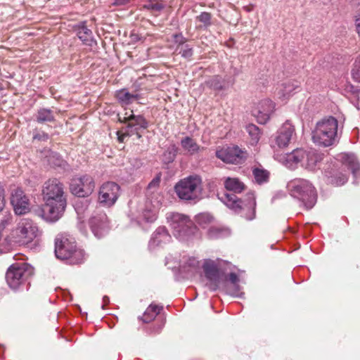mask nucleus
Listing matches in <instances>:
<instances>
[{
    "label": "nucleus",
    "instance_id": "obj_15",
    "mask_svg": "<svg viewBox=\"0 0 360 360\" xmlns=\"http://www.w3.org/2000/svg\"><path fill=\"white\" fill-rule=\"evenodd\" d=\"M162 197L156 194L155 198L153 197L150 200L149 204L146 203V207L143 210L142 213L137 217V222L142 224L143 222L152 223L157 219L158 210L161 205Z\"/></svg>",
    "mask_w": 360,
    "mask_h": 360
},
{
    "label": "nucleus",
    "instance_id": "obj_12",
    "mask_svg": "<svg viewBox=\"0 0 360 360\" xmlns=\"http://www.w3.org/2000/svg\"><path fill=\"white\" fill-rule=\"evenodd\" d=\"M216 156L226 163L240 164L246 158V153L238 146L218 149Z\"/></svg>",
    "mask_w": 360,
    "mask_h": 360
},
{
    "label": "nucleus",
    "instance_id": "obj_49",
    "mask_svg": "<svg viewBox=\"0 0 360 360\" xmlns=\"http://www.w3.org/2000/svg\"><path fill=\"white\" fill-rule=\"evenodd\" d=\"M82 204L83 202H77L75 205V210L79 216V217L81 219V218H83L84 216L83 214H84V210L82 209V207H80L79 204Z\"/></svg>",
    "mask_w": 360,
    "mask_h": 360
},
{
    "label": "nucleus",
    "instance_id": "obj_52",
    "mask_svg": "<svg viewBox=\"0 0 360 360\" xmlns=\"http://www.w3.org/2000/svg\"><path fill=\"white\" fill-rule=\"evenodd\" d=\"M103 304L102 305V309H105V305L109 302V298L108 296H104L103 298Z\"/></svg>",
    "mask_w": 360,
    "mask_h": 360
},
{
    "label": "nucleus",
    "instance_id": "obj_3",
    "mask_svg": "<svg viewBox=\"0 0 360 360\" xmlns=\"http://www.w3.org/2000/svg\"><path fill=\"white\" fill-rule=\"evenodd\" d=\"M290 195L298 200L307 209L312 208L316 202V192L313 185L304 179H295L287 184Z\"/></svg>",
    "mask_w": 360,
    "mask_h": 360
},
{
    "label": "nucleus",
    "instance_id": "obj_35",
    "mask_svg": "<svg viewBox=\"0 0 360 360\" xmlns=\"http://www.w3.org/2000/svg\"><path fill=\"white\" fill-rule=\"evenodd\" d=\"M246 131L250 137L251 144H256L259 141L261 136L259 127L255 124H250L246 127Z\"/></svg>",
    "mask_w": 360,
    "mask_h": 360
},
{
    "label": "nucleus",
    "instance_id": "obj_8",
    "mask_svg": "<svg viewBox=\"0 0 360 360\" xmlns=\"http://www.w3.org/2000/svg\"><path fill=\"white\" fill-rule=\"evenodd\" d=\"M167 219L173 230L174 236L180 240L188 238L197 231V227L186 215L179 213H169Z\"/></svg>",
    "mask_w": 360,
    "mask_h": 360
},
{
    "label": "nucleus",
    "instance_id": "obj_6",
    "mask_svg": "<svg viewBox=\"0 0 360 360\" xmlns=\"http://www.w3.org/2000/svg\"><path fill=\"white\" fill-rule=\"evenodd\" d=\"M119 121L127 124L124 132L118 131V140L124 142L126 136L136 135L137 139L141 137V133L148 127V122L141 115H134L132 110L126 112L123 115H119Z\"/></svg>",
    "mask_w": 360,
    "mask_h": 360
},
{
    "label": "nucleus",
    "instance_id": "obj_36",
    "mask_svg": "<svg viewBox=\"0 0 360 360\" xmlns=\"http://www.w3.org/2000/svg\"><path fill=\"white\" fill-rule=\"evenodd\" d=\"M255 181L262 184L266 182L269 179V172L263 169L255 168L252 171Z\"/></svg>",
    "mask_w": 360,
    "mask_h": 360
},
{
    "label": "nucleus",
    "instance_id": "obj_25",
    "mask_svg": "<svg viewBox=\"0 0 360 360\" xmlns=\"http://www.w3.org/2000/svg\"><path fill=\"white\" fill-rule=\"evenodd\" d=\"M219 198L224 205L236 212H240L241 210L245 209L242 207V202L238 200L234 193H224Z\"/></svg>",
    "mask_w": 360,
    "mask_h": 360
},
{
    "label": "nucleus",
    "instance_id": "obj_11",
    "mask_svg": "<svg viewBox=\"0 0 360 360\" xmlns=\"http://www.w3.org/2000/svg\"><path fill=\"white\" fill-rule=\"evenodd\" d=\"M119 195V185L114 182H106L100 188L98 201L104 206L110 207L115 204Z\"/></svg>",
    "mask_w": 360,
    "mask_h": 360
},
{
    "label": "nucleus",
    "instance_id": "obj_1",
    "mask_svg": "<svg viewBox=\"0 0 360 360\" xmlns=\"http://www.w3.org/2000/svg\"><path fill=\"white\" fill-rule=\"evenodd\" d=\"M42 194L45 204L41 217L46 221H57L67 204L63 184L57 179H49L44 184Z\"/></svg>",
    "mask_w": 360,
    "mask_h": 360
},
{
    "label": "nucleus",
    "instance_id": "obj_19",
    "mask_svg": "<svg viewBox=\"0 0 360 360\" xmlns=\"http://www.w3.org/2000/svg\"><path fill=\"white\" fill-rule=\"evenodd\" d=\"M300 89V83L297 81L288 80L278 84L275 89V96L282 101H285Z\"/></svg>",
    "mask_w": 360,
    "mask_h": 360
},
{
    "label": "nucleus",
    "instance_id": "obj_29",
    "mask_svg": "<svg viewBox=\"0 0 360 360\" xmlns=\"http://www.w3.org/2000/svg\"><path fill=\"white\" fill-rule=\"evenodd\" d=\"M165 0H147L143 5V8L150 11L154 15H158L165 7Z\"/></svg>",
    "mask_w": 360,
    "mask_h": 360
},
{
    "label": "nucleus",
    "instance_id": "obj_33",
    "mask_svg": "<svg viewBox=\"0 0 360 360\" xmlns=\"http://www.w3.org/2000/svg\"><path fill=\"white\" fill-rule=\"evenodd\" d=\"M248 202L245 205V208L248 210V213L244 217L248 220H252L255 217V196L253 193H249L248 195Z\"/></svg>",
    "mask_w": 360,
    "mask_h": 360
},
{
    "label": "nucleus",
    "instance_id": "obj_20",
    "mask_svg": "<svg viewBox=\"0 0 360 360\" xmlns=\"http://www.w3.org/2000/svg\"><path fill=\"white\" fill-rule=\"evenodd\" d=\"M305 150L303 149L294 150L290 153H286L280 158H277L278 160L282 162L285 166L290 169H294L297 167L299 163L302 165V160L304 158Z\"/></svg>",
    "mask_w": 360,
    "mask_h": 360
},
{
    "label": "nucleus",
    "instance_id": "obj_14",
    "mask_svg": "<svg viewBox=\"0 0 360 360\" xmlns=\"http://www.w3.org/2000/svg\"><path fill=\"white\" fill-rule=\"evenodd\" d=\"M294 134V127L290 122H285L278 129L274 139L271 140V147L283 148L288 146Z\"/></svg>",
    "mask_w": 360,
    "mask_h": 360
},
{
    "label": "nucleus",
    "instance_id": "obj_46",
    "mask_svg": "<svg viewBox=\"0 0 360 360\" xmlns=\"http://www.w3.org/2000/svg\"><path fill=\"white\" fill-rule=\"evenodd\" d=\"M5 205V189L3 185L0 184V211L3 210Z\"/></svg>",
    "mask_w": 360,
    "mask_h": 360
},
{
    "label": "nucleus",
    "instance_id": "obj_23",
    "mask_svg": "<svg viewBox=\"0 0 360 360\" xmlns=\"http://www.w3.org/2000/svg\"><path fill=\"white\" fill-rule=\"evenodd\" d=\"M171 236L165 227L160 226L156 229L149 242L150 248H155L163 243L170 241Z\"/></svg>",
    "mask_w": 360,
    "mask_h": 360
},
{
    "label": "nucleus",
    "instance_id": "obj_30",
    "mask_svg": "<svg viewBox=\"0 0 360 360\" xmlns=\"http://www.w3.org/2000/svg\"><path fill=\"white\" fill-rule=\"evenodd\" d=\"M205 84L214 91H221L226 88V81L221 77L214 76L205 82Z\"/></svg>",
    "mask_w": 360,
    "mask_h": 360
},
{
    "label": "nucleus",
    "instance_id": "obj_22",
    "mask_svg": "<svg viewBox=\"0 0 360 360\" xmlns=\"http://www.w3.org/2000/svg\"><path fill=\"white\" fill-rule=\"evenodd\" d=\"M179 269L182 273L193 274L200 269V262L195 257L184 255L179 262Z\"/></svg>",
    "mask_w": 360,
    "mask_h": 360
},
{
    "label": "nucleus",
    "instance_id": "obj_32",
    "mask_svg": "<svg viewBox=\"0 0 360 360\" xmlns=\"http://www.w3.org/2000/svg\"><path fill=\"white\" fill-rule=\"evenodd\" d=\"M55 120L53 112L48 108H40L36 115V120L39 123L53 122Z\"/></svg>",
    "mask_w": 360,
    "mask_h": 360
},
{
    "label": "nucleus",
    "instance_id": "obj_28",
    "mask_svg": "<svg viewBox=\"0 0 360 360\" xmlns=\"http://www.w3.org/2000/svg\"><path fill=\"white\" fill-rule=\"evenodd\" d=\"M181 145L184 150L190 155H193L198 153L201 148L200 146L195 141V140L189 136L184 138L181 141Z\"/></svg>",
    "mask_w": 360,
    "mask_h": 360
},
{
    "label": "nucleus",
    "instance_id": "obj_43",
    "mask_svg": "<svg viewBox=\"0 0 360 360\" xmlns=\"http://www.w3.org/2000/svg\"><path fill=\"white\" fill-rule=\"evenodd\" d=\"M211 14L207 12H202L197 17V19L203 23L204 26L208 27L211 25Z\"/></svg>",
    "mask_w": 360,
    "mask_h": 360
},
{
    "label": "nucleus",
    "instance_id": "obj_4",
    "mask_svg": "<svg viewBox=\"0 0 360 360\" xmlns=\"http://www.w3.org/2000/svg\"><path fill=\"white\" fill-rule=\"evenodd\" d=\"M55 254L57 258L69 259L73 264L81 263L84 257V251L77 249L74 238L64 235H58L55 240Z\"/></svg>",
    "mask_w": 360,
    "mask_h": 360
},
{
    "label": "nucleus",
    "instance_id": "obj_21",
    "mask_svg": "<svg viewBox=\"0 0 360 360\" xmlns=\"http://www.w3.org/2000/svg\"><path fill=\"white\" fill-rule=\"evenodd\" d=\"M338 160L344 167H347L351 171L354 177L360 176V165L354 154L341 153L338 156Z\"/></svg>",
    "mask_w": 360,
    "mask_h": 360
},
{
    "label": "nucleus",
    "instance_id": "obj_48",
    "mask_svg": "<svg viewBox=\"0 0 360 360\" xmlns=\"http://www.w3.org/2000/svg\"><path fill=\"white\" fill-rule=\"evenodd\" d=\"M51 163H53L56 166H61L63 160L56 155H53L49 160Z\"/></svg>",
    "mask_w": 360,
    "mask_h": 360
},
{
    "label": "nucleus",
    "instance_id": "obj_24",
    "mask_svg": "<svg viewBox=\"0 0 360 360\" xmlns=\"http://www.w3.org/2000/svg\"><path fill=\"white\" fill-rule=\"evenodd\" d=\"M321 160L322 155L318 153L316 150H305V155L302 160V166L309 170H314Z\"/></svg>",
    "mask_w": 360,
    "mask_h": 360
},
{
    "label": "nucleus",
    "instance_id": "obj_39",
    "mask_svg": "<svg viewBox=\"0 0 360 360\" xmlns=\"http://www.w3.org/2000/svg\"><path fill=\"white\" fill-rule=\"evenodd\" d=\"M352 75L354 80L360 82V56L354 61Z\"/></svg>",
    "mask_w": 360,
    "mask_h": 360
},
{
    "label": "nucleus",
    "instance_id": "obj_9",
    "mask_svg": "<svg viewBox=\"0 0 360 360\" xmlns=\"http://www.w3.org/2000/svg\"><path fill=\"white\" fill-rule=\"evenodd\" d=\"M33 272L32 266L27 263L13 264L6 271V280L11 289L17 290L33 274Z\"/></svg>",
    "mask_w": 360,
    "mask_h": 360
},
{
    "label": "nucleus",
    "instance_id": "obj_50",
    "mask_svg": "<svg viewBox=\"0 0 360 360\" xmlns=\"http://www.w3.org/2000/svg\"><path fill=\"white\" fill-rule=\"evenodd\" d=\"M355 26H356V30L359 36L360 37V15L356 16V20H355Z\"/></svg>",
    "mask_w": 360,
    "mask_h": 360
},
{
    "label": "nucleus",
    "instance_id": "obj_38",
    "mask_svg": "<svg viewBox=\"0 0 360 360\" xmlns=\"http://www.w3.org/2000/svg\"><path fill=\"white\" fill-rule=\"evenodd\" d=\"M347 181L346 173H338L331 177V183L335 186H342Z\"/></svg>",
    "mask_w": 360,
    "mask_h": 360
},
{
    "label": "nucleus",
    "instance_id": "obj_37",
    "mask_svg": "<svg viewBox=\"0 0 360 360\" xmlns=\"http://www.w3.org/2000/svg\"><path fill=\"white\" fill-rule=\"evenodd\" d=\"M213 217L208 213H201L196 216V222L203 228L213 221Z\"/></svg>",
    "mask_w": 360,
    "mask_h": 360
},
{
    "label": "nucleus",
    "instance_id": "obj_27",
    "mask_svg": "<svg viewBox=\"0 0 360 360\" xmlns=\"http://www.w3.org/2000/svg\"><path fill=\"white\" fill-rule=\"evenodd\" d=\"M77 36L81 41L85 44L91 46L93 43V34L91 30H89L84 22L79 25L77 30Z\"/></svg>",
    "mask_w": 360,
    "mask_h": 360
},
{
    "label": "nucleus",
    "instance_id": "obj_45",
    "mask_svg": "<svg viewBox=\"0 0 360 360\" xmlns=\"http://www.w3.org/2000/svg\"><path fill=\"white\" fill-rule=\"evenodd\" d=\"M49 138V134L44 131H36L33 134V139L39 141H47Z\"/></svg>",
    "mask_w": 360,
    "mask_h": 360
},
{
    "label": "nucleus",
    "instance_id": "obj_41",
    "mask_svg": "<svg viewBox=\"0 0 360 360\" xmlns=\"http://www.w3.org/2000/svg\"><path fill=\"white\" fill-rule=\"evenodd\" d=\"M224 231L218 227L212 226L209 229L208 235L210 238H217L224 236Z\"/></svg>",
    "mask_w": 360,
    "mask_h": 360
},
{
    "label": "nucleus",
    "instance_id": "obj_40",
    "mask_svg": "<svg viewBox=\"0 0 360 360\" xmlns=\"http://www.w3.org/2000/svg\"><path fill=\"white\" fill-rule=\"evenodd\" d=\"M178 49L181 56L185 58L189 59L193 56V49L188 44H184Z\"/></svg>",
    "mask_w": 360,
    "mask_h": 360
},
{
    "label": "nucleus",
    "instance_id": "obj_26",
    "mask_svg": "<svg viewBox=\"0 0 360 360\" xmlns=\"http://www.w3.org/2000/svg\"><path fill=\"white\" fill-rule=\"evenodd\" d=\"M115 96L122 105H129L134 101H139L140 96L138 94H130L127 89H123L116 92Z\"/></svg>",
    "mask_w": 360,
    "mask_h": 360
},
{
    "label": "nucleus",
    "instance_id": "obj_2",
    "mask_svg": "<svg viewBox=\"0 0 360 360\" xmlns=\"http://www.w3.org/2000/svg\"><path fill=\"white\" fill-rule=\"evenodd\" d=\"M312 140L319 146L334 145L338 141V120L328 117L318 122L312 131Z\"/></svg>",
    "mask_w": 360,
    "mask_h": 360
},
{
    "label": "nucleus",
    "instance_id": "obj_13",
    "mask_svg": "<svg viewBox=\"0 0 360 360\" xmlns=\"http://www.w3.org/2000/svg\"><path fill=\"white\" fill-rule=\"evenodd\" d=\"M11 203L16 214H25L30 210V199L20 188L11 191Z\"/></svg>",
    "mask_w": 360,
    "mask_h": 360
},
{
    "label": "nucleus",
    "instance_id": "obj_5",
    "mask_svg": "<svg viewBox=\"0 0 360 360\" xmlns=\"http://www.w3.org/2000/svg\"><path fill=\"white\" fill-rule=\"evenodd\" d=\"M39 230L37 224L31 219L23 218L8 236L10 244L25 245L37 237Z\"/></svg>",
    "mask_w": 360,
    "mask_h": 360
},
{
    "label": "nucleus",
    "instance_id": "obj_51",
    "mask_svg": "<svg viewBox=\"0 0 360 360\" xmlns=\"http://www.w3.org/2000/svg\"><path fill=\"white\" fill-rule=\"evenodd\" d=\"M129 0H114V4L117 6L125 5L129 3Z\"/></svg>",
    "mask_w": 360,
    "mask_h": 360
},
{
    "label": "nucleus",
    "instance_id": "obj_34",
    "mask_svg": "<svg viewBox=\"0 0 360 360\" xmlns=\"http://www.w3.org/2000/svg\"><path fill=\"white\" fill-rule=\"evenodd\" d=\"M160 310L161 307L158 305L150 304L143 316V321L146 323L151 321L160 313Z\"/></svg>",
    "mask_w": 360,
    "mask_h": 360
},
{
    "label": "nucleus",
    "instance_id": "obj_7",
    "mask_svg": "<svg viewBox=\"0 0 360 360\" xmlns=\"http://www.w3.org/2000/svg\"><path fill=\"white\" fill-rule=\"evenodd\" d=\"M177 196L183 200H196L202 193V181L198 176H190L180 180L174 186Z\"/></svg>",
    "mask_w": 360,
    "mask_h": 360
},
{
    "label": "nucleus",
    "instance_id": "obj_18",
    "mask_svg": "<svg viewBox=\"0 0 360 360\" xmlns=\"http://www.w3.org/2000/svg\"><path fill=\"white\" fill-rule=\"evenodd\" d=\"M206 278L210 283L207 284L210 289L215 290L219 287L221 278L218 268L214 261L208 259L202 265Z\"/></svg>",
    "mask_w": 360,
    "mask_h": 360
},
{
    "label": "nucleus",
    "instance_id": "obj_44",
    "mask_svg": "<svg viewBox=\"0 0 360 360\" xmlns=\"http://www.w3.org/2000/svg\"><path fill=\"white\" fill-rule=\"evenodd\" d=\"M172 38H173V41L176 44H178V45H179L178 49L180 48L181 46H182L183 45L186 44L185 42H186V39L181 33L174 34L172 35Z\"/></svg>",
    "mask_w": 360,
    "mask_h": 360
},
{
    "label": "nucleus",
    "instance_id": "obj_47",
    "mask_svg": "<svg viewBox=\"0 0 360 360\" xmlns=\"http://www.w3.org/2000/svg\"><path fill=\"white\" fill-rule=\"evenodd\" d=\"M160 184V178L157 177L153 179L150 183L148 186V193L150 191V190L156 188Z\"/></svg>",
    "mask_w": 360,
    "mask_h": 360
},
{
    "label": "nucleus",
    "instance_id": "obj_16",
    "mask_svg": "<svg viewBox=\"0 0 360 360\" xmlns=\"http://www.w3.org/2000/svg\"><path fill=\"white\" fill-rule=\"evenodd\" d=\"M89 226L94 235L100 238L105 235L108 230V221L106 214L103 212L96 213L89 219Z\"/></svg>",
    "mask_w": 360,
    "mask_h": 360
},
{
    "label": "nucleus",
    "instance_id": "obj_42",
    "mask_svg": "<svg viewBox=\"0 0 360 360\" xmlns=\"http://www.w3.org/2000/svg\"><path fill=\"white\" fill-rule=\"evenodd\" d=\"M229 281L233 285L236 292H233L232 295L234 296H240L239 293V286L238 285V282L239 281L238 276L235 273H231L229 276Z\"/></svg>",
    "mask_w": 360,
    "mask_h": 360
},
{
    "label": "nucleus",
    "instance_id": "obj_17",
    "mask_svg": "<svg viewBox=\"0 0 360 360\" xmlns=\"http://www.w3.org/2000/svg\"><path fill=\"white\" fill-rule=\"evenodd\" d=\"M274 110V103L271 100L265 99L258 103L257 107L252 110V115L259 123L265 124L269 120Z\"/></svg>",
    "mask_w": 360,
    "mask_h": 360
},
{
    "label": "nucleus",
    "instance_id": "obj_10",
    "mask_svg": "<svg viewBox=\"0 0 360 360\" xmlns=\"http://www.w3.org/2000/svg\"><path fill=\"white\" fill-rule=\"evenodd\" d=\"M95 184L93 178L89 175L73 178L71 181L70 189L71 193L79 198L89 195L94 191Z\"/></svg>",
    "mask_w": 360,
    "mask_h": 360
},
{
    "label": "nucleus",
    "instance_id": "obj_31",
    "mask_svg": "<svg viewBox=\"0 0 360 360\" xmlns=\"http://www.w3.org/2000/svg\"><path fill=\"white\" fill-rule=\"evenodd\" d=\"M225 188L235 193H240L245 188L244 184L237 178H227L224 182Z\"/></svg>",
    "mask_w": 360,
    "mask_h": 360
}]
</instances>
